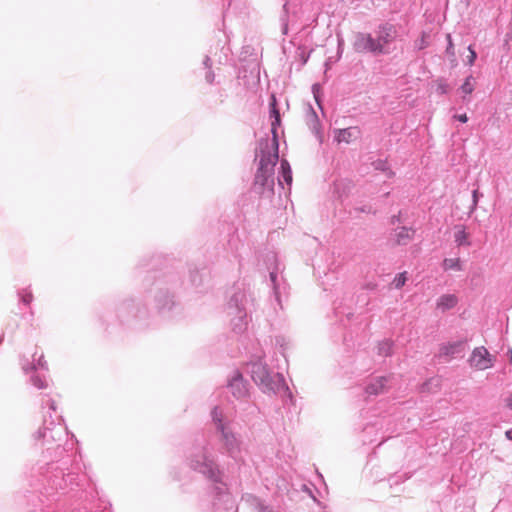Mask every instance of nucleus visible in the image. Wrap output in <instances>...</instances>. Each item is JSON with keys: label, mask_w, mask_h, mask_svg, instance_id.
Here are the masks:
<instances>
[{"label": "nucleus", "mask_w": 512, "mask_h": 512, "mask_svg": "<svg viewBox=\"0 0 512 512\" xmlns=\"http://www.w3.org/2000/svg\"><path fill=\"white\" fill-rule=\"evenodd\" d=\"M271 138L261 139L258 143L256 159H259L258 169L255 175L254 187L260 194L273 192L274 167L279 161L277 126L280 125V113L276 107L274 95L270 98Z\"/></svg>", "instance_id": "f257e3e1"}, {"label": "nucleus", "mask_w": 512, "mask_h": 512, "mask_svg": "<svg viewBox=\"0 0 512 512\" xmlns=\"http://www.w3.org/2000/svg\"><path fill=\"white\" fill-rule=\"evenodd\" d=\"M188 464L191 469L201 473L213 483L212 490L215 495L229 497L227 486L223 481V473L206 447L191 454Z\"/></svg>", "instance_id": "f03ea898"}, {"label": "nucleus", "mask_w": 512, "mask_h": 512, "mask_svg": "<svg viewBox=\"0 0 512 512\" xmlns=\"http://www.w3.org/2000/svg\"><path fill=\"white\" fill-rule=\"evenodd\" d=\"M249 373L255 384L265 393H287L291 396L281 373H272L261 360L253 361L248 366Z\"/></svg>", "instance_id": "7ed1b4c3"}, {"label": "nucleus", "mask_w": 512, "mask_h": 512, "mask_svg": "<svg viewBox=\"0 0 512 512\" xmlns=\"http://www.w3.org/2000/svg\"><path fill=\"white\" fill-rule=\"evenodd\" d=\"M212 421L217 432L221 434V442L227 455L238 461L241 455V440L231 429L226 421L223 411L219 407H214L211 412Z\"/></svg>", "instance_id": "20e7f679"}, {"label": "nucleus", "mask_w": 512, "mask_h": 512, "mask_svg": "<svg viewBox=\"0 0 512 512\" xmlns=\"http://www.w3.org/2000/svg\"><path fill=\"white\" fill-rule=\"evenodd\" d=\"M249 299L244 291L235 292L227 306V313L231 318V326L235 333L241 334L248 326L247 305Z\"/></svg>", "instance_id": "39448f33"}, {"label": "nucleus", "mask_w": 512, "mask_h": 512, "mask_svg": "<svg viewBox=\"0 0 512 512\" xmlns=\"http://www.w3.org/2000/svg\"><path fill=\"white\" fill-rule=\"evenodd\" d=\"M50 418L52 416L50 415ZM66 434V428L62 424L61 416H57L56 419H44L43 428L39 429L35 437L42 439L44 443L49 444L52 442L61 441L62 437Z\"/></svg>", "instance_id": "423d86ee"}, {"label": "nucleus", "mask_w": 512, "mask_h": 512, "mask_svg": "<svg viewBox=\"0 0 512 512\" xmlns=\"http://www.w3.org/2000/svg\"><path fill=\"white\" fill-rule=\"evenodd\" d=\"M468 363L471 368L483 371L494 366L495 357L484 346H479L473 349Z\"/></svg>", "instance_id": "0eeeda50"}, {"label": "nucleus", "mask_w": 512, "mask_h": 512, "mask_svg": "<svg viewBox=\"0 0 512 512\" xmlns=\"http://www.w3.org/2000/svg\"><path fill=\"white\" fill-rule=\"evenodd\" d=\"M353 49L357 53H372L380 55L381 46L376 43L375 37L370 33L358 32L355 34Z\"/></svg>", "instance_id": "6e6552de"}, {"label": "nucleus", "mask_w": 512, "mask_h": 512, "mask_svg": "<svg viewBox=\"0 0 512 512\" xmlns=\"http://www.w3.org/2000/svg\"><path fill=\"white\" fill-rule=\"evenodd\" d=\"M397 31L392 24H383L376 31V43L381 46L380 54H388L390 52L389 45L395 40Z\"/></svg>", "instance_id": "1a4fd4ad"}, {"label": "nucleus", "mask_w": 512, "mask_h": 512, "mask_svg": "<svg viewBox=\"0 0 512 512\" xmlns=\"http://www.w3.org/2000/svg\"><path fill=\"white\" fill-rule=\"evenodd\" d=\"M242 503L250 508L252 512H280L277 508L267 504L253 494H244L242 496Z\"/></svg>", "instance_id": "9d476101"}, {"label": "nucleus", "mask_w": 512, "mask_h": 512, "mask_svg": "<svg viewBox=\"0 0 512 512\" xmlns=\"http://www.w3.org/2000/svg\"><path fill=\"white\" fill-rule=\"evenodd\" d=\"M228 388L237 399L245 398L248 395L247 383L239 372L234 373L228 383Z\"/></svg>", "instance_id": "9b49d317"}, {"label": "nucleus", "mask_w": 512, "mask_h": 512, "mask_svg": "<svg viewBox=\"0 0 512 512\" xmlns=\"http://www.w3.org/2000/svg\"><path fill=\"white\" fill-rule=\"evenodd\" d=\"M464 341H454L442 344L439 349V356L452 358L464 351Z\"/></svg>", "instance_id": "f8f14e48"}, {"label": "nucleus", "mask_w": 512, "mask_h": 512, "mask_svg": "<svg viewBox=\"0 0 512 512\" xmlns=\"http://www.w3.org/2000/svg\"><path fill=\"white\" fill-rule=\"evenodd\" d=\"M389 378L387 377H376L370 381L366 387V392L370 395H378L386 389Z\"/></svg>", "instance_id": "ddd939ff"}, {"label": "nucleus", "mask_w": 512, "mask_h": 512, "mask_svg": "<svg viewBox=\"0 0 512 512\" xmlns=\"http://www.w3.org/2000/svg\"><path fill=\"white\" fill-rule=\"evenodd\" d=\"M457 303L458 298L455 294H443L437 299L436 307L438 310L445 312L454 308Z\"/></svg>", "instance_id": "4468645a"}, {"label": "nucleus", "mask_w": 512, "mask_h": 512, "mask_svg": "<svg viewBox=\"0 0 512 512\" xmlns=\"http://www.w3.org/2000/svg\"><path fill=\"white\" fill-rule=\"evenodd\" d=\"M358 130L354 127H349L345 129H339L336 131L335 140L338 143H350L353 139L357 137Z\"/></svg>", "instance_id": "2eb2a0df"}, {"label": "nucleus", "mask_w": 512, "mask_h": 512, "mask_svg": "<svg viewBox=\"0 0 512 512\" xmlns=\"http://www.w3.org/2000/svg\"><path fill=\"white\" fill-rule=\"evenodd\" d=\"M307 123L312 130V132L317 136L318 139L321 140L322 134L320 130V123L317 114L313 110L312 107H309V112L307 115Z\"/></svg>", "instance_id": "dca6fc26"}, {"label": "nucleus", "mask_w": 512, "mask_h": 512, "mask_svg": "<svg viewBox=\"0 0 512 512\" xmlns=\"http://www.w3.org/2000/svg\"><path fill=\"white\" fill-rule=\"evenodd\" d=\"M414 231L407 227H401L395 232V241L399 245H406L413 237Z\"/></svg>", "instance_id": "f3484780"}, {"label": "nucleus", "mask_w": 512, "mask_h": 512, "mask_svg": "<svg viewBox=\"0 0 512 512\" xmlns=\"http://www.w3.org/2000/svg\"><path fill=\"white\" fill-rule=\"evenodd\" d=\"M456 231L454 233V241L457 246H470L471 242L469 241V234L466 232L464 226H456Z\"/></svg>", "instance_id": "a211bd4d"}, {"label": "nucleus", "mask_w": 512, "mask_h": 512, "mask_svg": "<svg viewBox=\"0 0 512 512\" xmlns=\"http://www.w3.org/2000/svg\"><path fill=\"white\" fill-rule=\"evenodd\" d=\"M270 280L273 285V293H274L275 300L278 303V305L280 306V308H282L281 294H282V289L284 290L285 287H281L280 283L278 282V275L276 272L270 273Z\"/></svg>", "instance_id": "6ab92c4d"}, {"label": "nucleus", "mask_w": 512, "mask_h": 512, "mask_svg": "<svg viewBox=\"0 0 512 512\" xmlns=\"http://www.w3.org/2000/svg\"><path fill=\"white\" fill-rule=\"evenodd\" d=\"M442 267L445 271L454 270L462 271L463 267L459 258H445L442 263Z\"/></svg>", "instance_id": "aec40b11"}, {"label": "nucleus", "mask_w": 512, "mask_h": 512, "mask_svg": "<svg viewBox=\"0 0 512 512\" xmlns=\"http://www.w3.org/2000/svg\"><path fill=\"white\" fill-rule=\"evenodd\" d=\"M281 177L286 184L291 185L292 183V171L290 164L287 160L282 159L280 162Z\"/></svg>", "instance_id": "412c9836"}, {"label": "nucleus", "mask_w": 512, "mask_h": 512, "mask_svg": "<svg viewBox=\"0 0 512 512\" xmlns=\"http://www.w3.org/2000/svg\"><path fill=\"white\" fill-rule=\"evenodd\" d=\"M22 369L25 373H29V372H32V371H36L37 369H43V370H47V363L46 361L43 359V355H41L39 357V359L37 360V363H33L31 364L30 366H26L25 364L22 365Z\"/></svg>", "instance_id": "4be33fe9"}, {"label": "nucleus", "mask_w": 512, "mask_h": 512, "mask_svg": "<svg viewBox=\"0 0 512 512\" xmlns=\"http://www.w3.org/2000/svg\"><path fill=\"white\" fill-rule=\"evenodd\" d=\"M393 343L390 340H384L378 344V354L389 356L392 353Z\"/></svg>", "instance_id": "5701e85b"}, {"label": "nucleus", "mask_w": 512, "mask_h": 512, "mask_svg": "<svg viewBox=\"0 0 512 512\" xmlns=\"http://www.w3.org/2000/svg\"><path fill=\"white\" fill-rule=\"evenodd\" d=\"M30 381L38 389H44L47 387V381L44 375L33 374Z\"/></svg>", "instance_id": "b1692460"}, {"label": "nucleus", "mask_w": 512, "mask_h": 512, "mask_svg": "<svg viewBox=\"0 0 512 512\" xmlns=\"http://www.w3.org/2000/svg\"><path fill=\"white\" fill-rule=\"evenodd\" d=\"M446 38H447L446 54L449 57V59L451 60V62L455 63L456 62V55H455V49H454V44H453V41H452V37H451L450 34H447Z\"/></svg>", "instance_id": "393cba45"}, {"label": "nucleus", "mask_w": 512, "mask_h": 512, "mask_svg": "<svg viewBox=\"0 0 512 512\" xmlns=\"http://www.w3.org/2000/svg\"><path fill=\"white\" fill-rule=\"evenodd\" d=\"M460 90L465 95H470L474 91L473 77L469 76L461 85Z\"/></svg>", "instance_id": "a878e982"}, {"label": "nucleus", "mask_w": 512, "mask_h": 512, "mask_svg": "<svg viewBox=\"0 0 512 512\" xmlns=\"http://www.w3.org/2000/svg\"><path fill=\"white\" fill-rule=\"evenodd\" d=\"M374 166H375L376 170H381V171L385 172L386 176L388 178L393 177L394 172L388 168L387 162L379 160V161L374 163Z\"/></svg>", "instance_id": "bb28decb"}, {"label": "nucleus", "mask_w": 512, "mask_h": 512, "mask_svg": "<svg viewBox=\"0 0 512 512\" xmlns=\"http://www.w3.org/2000/svg\"><path fill=\"white\" fill-rule=\"evenodd\" d=\"M406 280H407V278H406V273H405V272H403V273H399V274H397V275H396V277L394 278V280H393V285H394V287H395L396 289H400V288H402V287L405 285Z\"/></svg>", "instance_id": "cd10ccee"}, {"label": "nucleus", "mask_w": 512, "mask_h": 512, "mask_svg": "<svg viewBox=\"0 0 512 512\" xmlns=\"http://www.w3.org/2000/svg\"><path fill=\"white\" fill-rule=\"evenodd\" d=\"M468 51H469V55L467 56L466 63L469 66H472L477 58V54L471 45L468 46Z\"/></svg>", "instance_id": "c85d7f7f"}, {"label": "nucleus", "mask_w": 512, "mask_h": 512, "mask_svg": "<svg viewBox=\"0 0 512 512\" xmlns=\"http://www.w3.org/2000/svg\"><path fill=\"white\" fill-rule=\"evenodd\" d=\"M19 296L24 304H29L33 299L32 294L27 290H23L22 292H20Z\"/></svg>", "instance_id": "c756f323"}, {"label": "nucleus", "mask_w": 512, "mask_h": 512, "mask_svg": "<svg viewBox=\"0 0 512 512\" xmlns=\"http://www.w3.org/2000/svg\"><path fill=\"white\" fill-rule=\"evenodd\" d=\"M281 31L283 35H286L288 33V23L286 20V15L281 17Z\"/></svg>", "instance_id": "7c9ffc66"}, {"label": "nucleus", "mask_w": 512, "mask_h": 512, "mask_svg": "<svg viewBox=\"0 0 512 512\" xmlns=\"http://www.w3.org/2000/svg\"><path fill=\"white\" fill-rule=\"evenodd\" d=\"M472 198H473V202H472L471 209L475 210L477 207V203H478V191L477 190L473 191Z\"/></svg>", "instance_id": "2f4dec72"}, {"label": "nucleus", "mask_w": 512, "mask_h": 512, "mask_svg": "<svg viewBox=\"0 0 512 512\" xmlns=\"http://www.w3.org/2000/svg\"><path fill=\"white\" fill-rule=\"evenodd\" d=\"M208 83H212L214 81V74L211 71H208L205 76Z\"/></svg>", "instance_id": "473e14b6"}, {"label": "nucleus", "mask_w": 512, "mask_h": 512, "mask_svg": "<svg viewBox=\"0 0 512 512\" xmlns=\"http://www.w3.org/2000/svg\"><path fill=\"white\" fill-rule=\"evenodd\" d=\"M276 345L280 346L283 349L285 346V339L283 337H277Z\"/></svg>", "instance_id": "72a5a7b5"}, {"label": "nucleus", "mask_w": 512, "mask_h": 512, "mask_svg": "<svg viewBox=\"0 0 512 512\" xmlns=\"http://www.w3.org/2000/svg\"><path fill=\"white\" fill-rule=\"evenodd\" d=\"M455 118H457L462 123H466L468 121V117L466 114L457 115L455 116Z\"/></svg>", "instance_id": "f704fd0d"}, {"label": "nucleus", "mask_w": 512, "mask_h": 512, "mask_svg": "<svg viewBox=\"0 0 512 512\" xmlns=\"http://www.w3.org/2000/svg\"><path fill=\"white\" fill-rule=\"evenodd\" d=\"M505 402L506 406L512 410V394L506 398Z\"/></svg>", "instance_id": "c9c22d12"}, {"label": "nucleus", "mask_w": 512, "mask_h": 512, "mask_svg": "<svg viewBox=\"0 0 512 512\" xmlns=\"http://www.w3.org/2000/svg\"><path fill=\"white\" fill-rule=\"evenodd\" d=\"M203 64L206 68H210L211 66V60L208 56L205 57L204 61H203Z\"/></svg>", "instance_id": "e433bc0d"}, {"label": "nucleus", "mask_w": 512, "mask_h": 512, "mask_svg": "<svg viewBox=\"0 0 512 512\" xmlns=\"http://www.w3.org/2000/svg\"><path fill=\"white\" fill-rule=\"evenodd\" d=\"M49 409L53 412L56 411L55 402L53 400H49Z\"/></svg>", "instance_id": "4c0bfd02"}, {"label": "nucleus", "mask_w": 512, "mask_h": 512, "mask_svg": "<svg viewBox=\"0 0 512 512\" xmlns=\"http://www.w3.org/2000/svg\"><path fill=\"white\" fill-rule=\"evenodd\" d=\"M342 46H343V39L338 40V52H342Z\"/></svg>", "instance_id": "58836bf2"}, {"label": "nucleus", "mask_w": 512, "mask_h": 512, "mask_svg": "<svg viewBox=\"0 0 512 512\" xmlns=\"http://www.w3.org/2000/svg\"><path fill=\"white\" fill-rule=\"evenodd\" d=\"M505 435L509 440H512V430L506 431Z\"/></svg>", "instance_id": "ea45409f"}, {"label": "nucleus", "mask_w": 512, "mask_h": 512, "mask_svg": "<svg viewBox=\"0 0 512 512\" xmlns=\"http://www.w3.org/2000/svg\"><path fill=\"white\" fill-rule=\"evenodd\" d=\"M509 353H510V362L512 364V350H510Z\"/></svg>", "instance_id": "a19ab883"}, {"label": "nucleus", "mask_w": 512, "mask_h": 512, "mask_svg": "<svg viewBox=\"0 0 512 512\" xmlns=\"http://www.w3.org/2000/svg\"><path fill=\"white\" fill-rule=\"evenodd\" d=\"M278 183H279V185H282V180L280 177H278Z\"/></svg>", "instance_id": "79ce46f5"}, {"label": "nucleus", "mask_w": 512, "mask_h": 512, "mask_svg": "<svg viewBox=\"0 0 512 512\" xmlns=\"http://www.w3.org/2000/svg\"><path fill=\"white\" fill-rule=\"evenodd\" d=\"M432 381H433V380H430V382H429V383H425V384H424V388H425V387H427L430 383H432Z\"/></svg>", "instance_id": "37998d69"}, {"label": "nucleus", "mask_w": 512, "mask_h": 512, "mask_svg": "<svg viewBox=\"0 0 512 512\" xmlns=\"http://www.w3.org/2000/svg\"><path fill=\"white\" fill-rule=\"evenodd\" d=\"M442 92L444 93L445 92V87H440Z\"/></svg>", "instance_id": "c03bdc74"}, {"label": "nucleus", "mask_w": 512, "mask_h": 512, "mask_svg": "<svg viewBox=\"0 0 512 512\" xmlns=\"http://www.w3.org/2000/svg\"><path fill=\"white\" fill-rule=\"evenodd\" d=\"M315 100L317 101V103L319 104V100H318V97L315 95Z\"/></svg>", "instance_id": "a18cd8bd"}]
</instances>
